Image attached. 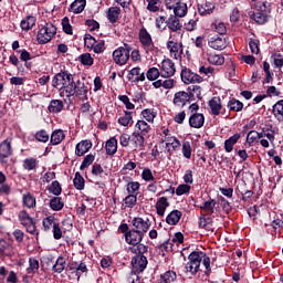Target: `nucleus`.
Masks as SVG:
<instances>
[{
	"mask_svg": "<svg viewBox=\"0 0 283 283\" xmlns=\"http://www.w3.org/2000/svg\"><path fill=\"white\" fill-rule=\"evenodd\" d=\"M52 85L55 90H59L61 96H74V77L71 73L64 71L54 75Z\"/></svg>",
	"mask_w": 283,
	"mask_h": 283,
	"instance_id": "nucleus-1",
	"label": "nucleus"
},
{
	"mask_svg": "<svg viewBox=\"0 0 283 283\" xmlns=\"http://www.w3.org/2000/svg\"><path fill=\"white\" fill-rule=\"evenodd\" d=\"M143 238H145V234H142V232H138L136 230L130 229L125 234V240L127 244H130L129 251L132 253H147L148 247L140 243L143 242Z\"/></svg>",
	"mask_w": 283,
	"mask_h": 283,
	"instance_id": "nucleus-2",
	"label": "nucleus"
},
{
	"mask_svg": "<svg viewBox=\"0 0 283 283\" xmlns=\"http://www.w3.org/2000/svg\"><path fill=\"white\" fill-rule=\"evenodd\" d=\"M202 258H205V252L193 251L189 254V262L186 263V273L190 275H196L200 271V264H202Z\"/></svg>",
	"mask_w": 283,
	"mask_h": 283,
	"instance_id": "nucleus-3",
	"label": "nucleus"
},
{
	"mask_svg": "<svg viewBox=\"0 0 283 283\" xmlns=\"http://www.w3.org/2000/svg\"><path fill=\"white\" fill-rule=\"evenodd\" d=\"M56 34V27L52 23H46L44 27H42L38 31V42L41 45H45V43H50L52 41V38Z\"/></svg>",
	"mask_w": 283,
	"mask_h": 283,
	"instance_id": "nucleus-4",
	"label": "nucleus"
},
{
	"mask_svg": "<svg viewBox=\"0 0 283 283\" xmlns=\"http://www.w3.org/2000/svg\"><path fill=\"white\" fill-rule=\"evenodd\" d=\"M132 52V45L124 43L113 52V60L116 65H125L129 61V53Z\"/></svg>",
	"mask_w": 283,
	"mask_h": 283,
	"instance_id": "nucleus-5",
	"label": "nucleus"
},
{
	"mask_svg": "<svg viewBox=\"0 0 283 283\" xmlns=\"http://www.w3.org/2000/svg\"><path fill=\"white\" fill-rule=\"evenodd\" d=\"M139 43H142L146 54H154V52H156V45H154L151 34H149L145 28L139 30Z\"/></svg>",
	"mask_w": 283,
	"mask_h": 283,
	"instance_id": "nucleus-6",
	"label": "nucleus"
},
{
	"mask_svg": "<svg viewBox=\"0 0 283 283\" xmlns=\"http://www.w3.org/2000/svg\"><path fill=\"white\" fill-rule=\"evenodd\" d=\"M132 224H133V228H132L133 231H137L144 235L145 233H147V231H149V227H151L149 219L145 220L140 217L134 218L132 220Z\"/></svg>",
	"mask_w": 283,
	"mask_h": 283,
	"instance_id": "nucleus-7",
	"label": "nucleus"
},
{
	"mask_svg": "<svg viewBox=\"0 0 283 283\" xmlns=\"http://www.w3.org/2000/svg\"><path fill=\"white\" fill-rule=\"evenodd\" d=\"M166 7L169 10H174L175 17L177 18H182L187 15V3L180 2V0H175L172 4L171 2H167Z\"/></svg>",
	"mask_w": 283,
	"mask_h": 283,
	"instance_id": "nucleus-8",
	"label": "nucleus"
},
{
	"mask_svg": "<svg viewBox=\"0 0 283 283\" xmlns=\"http://www.w3.org/2000/svg\"><path fill=\"white\" fill-rule=\"evenodd\" d=\"M174 74H176V64L169 59L164 60L161 62L160 76L163 78H171Z\"/></svg>",
	"mask_w": 283,
	"mask_h": 283,
	"instance_id": "nucleus-9",
	"label": "nucleus"
},
{
	"mask_svg": "<svg viewBox=\"0 0 283 283\" xmlns=\"http://www.w3.org/2000/svg\"><path fill=\"white\" fill-rule=\"evenodd\" d=\"M136 255L132 260L133 269L137 273H143L145 269H147V256H145V253H135Z\"/></svg>",
	"mask_w": 283,
	"mask_h": 283,
	"instance_id": "nucleus-10",
	"label": "nucleus"
},
{
	"mask_svg": "<svg viewBox=\"0 0 283 283\" xmlns=\"http://www.w3.org/2000/svg\"><path fill=\"white\" fill-rule=\"evenodd\" d=\"M189 101H191V93L179 91L174 95L172 105L175 107H185Z\"/></svg>",
	"mask_w": 283,
	"mask_h": 283,
	"instance_id": "nucleus-11",
	"label": "nucleus"
},
{
	"mask_svg": "<svg viewBox=\"0 0 283 283\" xmlns=\"http://www.w3.org/2000/svg\"><path fill=\"white\" fill-rule=\"evenodd\" d=\"M181 81L186 85H189L190 83H202L203 78L202 76L191 72V70L184 69L181 71Z\"/></svg>",
	"mask_w": 283,
	"mask_h": 283,
	"instance_id": "nucleus-12",
	"label": "nucleus"
},
{
	"mask_svg": "<svg viewBox=\"0 0 283 283\" xmlns=\"http://www.w3.org/2000/svg\"><path fill=\"white\" fill-rule=\"evenodd\" d=\"M167 48L170 52V56L176 59V61H180L182 59V44L174 41H169L167 43Z\"/></svg>",
	"mask_w": 283,
	"mask_h": 283,
	"instance_id": "nucleus-13",
	"label": "nucleus"
},
{
	"mask_svg": "<svg viewBox=\"0 0 283 283\" xmlns=\"http://www.w3.org/2000/svg\"><path fill=\"white\" fill-rule=\"evenodd\" d=\"M73 96H77L82 101L87 99V86H85V83L81 82V80H77L76 82H73Z\"/></svg>",
	"mask_w": 283,
	"mask_h": 283,
	"instance_id": "nucleus-14",
	"label": "nucleus"
},
{
	"mask_svg": "<svg viewBox=\"0 0 283 283\" xmlns=\"http://www.w3.org/2000/svg\"><path fill=\"white\" fill-rule=\"evenodd\" d=\"M127 80L130 83H143L145 81V72L140 67H133L127 74Z\"/></svg>",
	"mask_w": 283,
	"mask_h": 283,
	"instance_id": "nucleus-15",
	"label": "nucleus"
},
{
	"mask_svg": "<svg viewBox=\"0 0 283 283\" xmlns=\"http://www.w3.org/2000/svg\"><path fill=\"white\" fill-rule=\"evenodd\" d=\"M130 140L134 144L135 151H143L145 149V135H142L140 132L135 130L130 137Z\"/></svg>",
	"mask_w": 283,
	"mask_h": 283,
	"instance_id": "nucleus-16",
	"label": "nucleus"
},
{
	"mask_svg": "<svg viewBox=\"0 0 283 283\" xmlns=\"http://www.w3.org/2000/svg\"><path fill=\"white\" fill-rule=\"evenodd\" d=\"M209 48L212 50H224L227 48V39L224 36H212L208 42Z\"/></svg>",
	"mask_w": 283,
	"mask_h": 283,
	"instance_id": "nucleus-17",
	"label": "nucleus"
},
{
	"mask_svg": "<svg viewBox=\"0 0 283 283\" xmlns=\"http://www.w3.org/2000/svg\"><path fill=\"white\" fill-rule=\"evenodd\" d=\"M208 105L212 116H220V112H222V99L220 97H212Z\"/></svg>",
	"mask_w": 283,
	"mask_h": 283,
	"instance_id": "nucleus-18",
	"label": "nucleus"
},
{
	"mask_svg": "<svg viewBox=\"0 0 283 283\" xmlns=\"http://www.w3.org/2000/svg\"><path fill=\"white\" fill-rule=\"evenodd\" d=\"M190 127L195 129H200L205 125V115L202 113H195L189 118Z\"/></svg>",
	"mask_w": 283,
	"mask_h": 283,
	"instance_id": "nucleus-19",
	"label": "nucleus"
},
{
	"mask_svg": "<svg viewBox=\"0 0 283 283\" xmlns=\"http://www.w3.org/2000/svg\"><path fill=\"white\" fill-rule=\"evenodd\" d=\"M167 207H169V200L167 199V197L159 198L155 205L157 216L163 218V216H165V212L167 211Z\"/></svg>",
	"mask_w": 283,
	"mask_h": 283,
	"instance_id": "nucleus-20",
	"label": "nucleus"
},
{
	"mask_svg": "<svg viewBox=\"0 0 283 283\" xmlns=\"http://www.w3.org/2000/svg\"><path fill=\"white\" fill-rule=\"evenodd\" d=\"M168 30L171 32H180L182 30V24L180 23V19L176 15H170L167 20Z\"/></svg>",
	"mask_w": 283,
	"mask_h": 283,
	"instance_id": "nucleus-21",
	"label": "nucleus"
},
{
	"mask_svg": "<svg viewBox=\"0 0 283 283\" xmlns=\"http://www.w3.org/2000/svg\"><path fill=\"white\" fill-rule=\"evenodd\" d=\"M92 149V143L87 139L80 142L75 147V154L77 156H85L87 151Z\"/></svg>",
	"mask_w": 283,
	"mask_h": 283,
	"instance_id": "nucleus-22",
	"label": "nucleus"
},
{
	"mask_svg": "<svg viewBox=\"0 0 283 283\" xmlns=\"http://www.w3.org/2000/svg\"><path fill=\"white\" fill-rule=\"evenodd\" d=\"M12 156V144L6 139L0 144V158H8Z\"/></svg>",
	"mask_w": 283,
	"mask_h": 283,
	"instance_id": "nucleus-23",
	"label": "nucleus"
},
{
	"mask_svg": "<svg viewBox=\"0 0 283 283\" xmlns=\"http://www.w3.org/2000/svg\"><path fill=\"white\" fill-rule=\"evenodd\" d=\"M105 149L107 156H114L118 151V140L116 137H112L106 142Z\"/></svg>",
	"mask_w": 283,
	"mask_h": 283,
	"instance_id": "nucleus-24",
	"label": "nucleus"
},
{
	"mask_svg": "<svg viewBox=\"0 0 283 283\" xmlns=\"http://www.w3.org/2000/svg\"><path fill=\"white\" fill-rule=\"evenodd\" d=\"M35 25H36V18L33 15H28L25 19H23L20 22L21 30H24L25 32L32 30V28Z\"/></svg>",
	"mask_w": 283,
	"mask_h": 283,
	"instance_id": "nucleus-25",
	"label": "nucleus"
},
{
	"mask_svg": "<svg viewBox=\"0 0 283 283\" xmlns=\"http://www.w3.org/2000/svg\"><path fill=\"white\" fill-rule=\"evenodd\" d=\"M216 205L217 202L214 199H209L200 205L199 209H201V211H205V213H207L208 216H211V213L216 212Z\"/></svg>",
	"mask_w": 283,
	"mask_h": 283,
	"instance_id": "nucleus-26",
	"label": "nucleus"
},
{
	"mask_svg": "<svg viewBox=\"0 0 283 283\" xmlns=\"http://www.w3.org/2000/svg\"><path fill=\"white\" fill-rule=\"evenodd\" d=\"M180 218H182V212L179 210H172L167 217L166 222L167 224H170L171 227L178 224L180 222Z\"/></svg>",
	"mask_w": 283,
	"mask_h": 283,
	"instance_id": "nucleus-27",
	"label": "nucleus"
},
{
	"mask_svg": "<svg viewBox=\"0 0 283 283\" xmlns=\"http://www.w3.org/2000/svg\"><path fill=\"white\" fill-rule=\"evenodd\" d=\"M87 6V1L86 0H75L71 6H70V10L71 12H73L74 14H81V12H83V10H85V7Z\"/></svg>",
	"mask_w": 283,
	"mask_h": 283,
	"instance_id": "nucleus-28",
	"label": "nucleus"
},
{
	"mask_svg": "<svg viewBox=\"0 0 283 283\" xmlns=\"http://www.w3.org/2000/svg\"><path fill=\"white\" fill-rule=\"evenodd\" d=\"M49 207L52 211H61L65 207V202L61 197H53L49 202Z\"/></svg>",
	"mask_w": 283,
	"mask_h": 283,
	"instance_id": "nucleus-29",
	"label": "nucleus"
},
{
	"mask_svg": "<svg viewBox=\"0 0 283 283\" xmlns=\"http://www.w3.org/2000/svg\"><path fill=\"white\" fill-rule=\"evenodd\" d=\"M164 140L166 142L167 151H176L180 147V140L176 137H165Z\"/></svg>",
	"mask_w": 283,
	"mask_h": 283,
	"instance_id": "nucleus-30",
	"label": "nucleus"
},
{
	"mask_svg": "<svg viewBox=\"0 0 283 283\" xmlns=\"http://www.w3.org/2000/svg\"><path fill=\"white\" fill-rule=\"evenodd\" d=\"M65 140V133L62 129H55L51 135V145H61Z\"/></svg>",
	"mask_w": 283,
	"mask_h": 283,
	"instance_id": "nucleus-31",
	"label": "nucleus"
},
{
	"mask_svg": "<svg viewBox=\"0 0 283 283\" xmlns=\"http://www.w3.org/2000/svg\"><path fill=\"white\" fill-rule=\"evenodd\" d=\"M207 61L211 65H223L224 64V56L216 53H207Z\"/></svg>",
	"mask_w": 283,
	"mask_h": 283,
	"instance_id": "nucleus-32",
	"label": "nucleus"
},
{
	"mask_svg": "<svg viewBox=\"0 0 283 283\" xmlns=\"http://www.w3.org/2000/svg\"><path fill=\"white\" fill-rule=\"evenodd\" d=\"M273 115L279 120V123H283V99L276 102L273 105Z\"/></svg>",
	"mask_w": 283,
	"mask_h": 283,
	"instance_id": "nucleus-33",
	"label": "nucleus"
},
{
	"mask_svg": "<svg viewBox=\"0 0 283 283\" xmlns=\"http://www.w3.org/2000/svg\"><path fill=\"white\" fill-rule=\"evenodd\" d=\"M48 109L51 114H60V112H63V101L61 99L51 101Z\"/></svg>",
	"mask_w": 283,
	"mask_h": 283,
	"instance_id": "nucleus-34",
	"label": "nucleus"
},
{
	"mask_svg": "<svg viewBox=\"0 0 283 283\" xmlns=\"http://www.w3.org/2000/svg\"><path fill=\"white\" fill-rule=\"evenodd\" d=\"M240 140V134L232 135L229 139L224 142V149L228 154L233 151V146Z\"/></svg>",
	"mask_w": 283,
	"mask_h": 283,
	"instance_id": "nucleus-35",
	"label": "nucleus"
},
{
	"mask_svg": "<svg viewBox=\"0 0 283 283\" xmlns=\"http://www.w3.org/2000/svg\"><path fill=\"white\" fill-rule=\"evenodd\" d=\"M216 10V4L211 2H206L205 4H201L198 7V12L201 14V17H207V14H211Z\"/></svg>",
	"mask_w": 283,
	"mask_h": 283,
	"instance_id": "nucleus-36",
	"label": "nucleus"
},
{
	"mask_svg": "<svg viewBox=\"0 0 283 283\" xmlns=\"http://www.w3.org/2000/svg\"><path fill=\"white\" fill-rule=\"evenodd\" d=\"M118 17H120V8L111 7L107 11V19L111 23H116L118 21Z\"/></svg>",
	"mask_w": 283,
	"mask_h": 283,
	"instance_id": "nucleus-37",
	"label": "nucleus"
},
{
	"mask_svg": "<svg viewBox=\"0 0 283 283\" xmlns=\"http://www.w3.org/2000/svg\"><path fill=\"white\" fill-rule=\"evenodd\" d=\"M136 129H138L137 132H139V134H142L143 136H147V134H149V129H151V127L149 126V124H147V122L139 119L136 125H135Z\"/></svg>",
	"mask_w": 283,
	"mask_h": 283,
	"instance_id": "nucleus-38",
	"label": "nucleus"
},
{
	"mask_svg": "<svg viewBox=\"0 0 283 283\" xmlns=\"http://www.w3.org/2000/svg\"><path fill=\"white\" fill-rule=\"evenodd\" d=\"M66 261L65 258L59 256L55 264L52 268L54 273H63L65 271Z\"/></svg>",
	"mask_w": 283,
	"mask_h": 283,
	"instance_id": "nucleus-39",
	"label": "nucleus"
},
{
	"mask_svg": "<svg viewBox=\"0 0 283 283\" xmlns=\"http://www.w3.org/2000/svg\"><path fill=\"white\" fill-rule=\"evenodd\" d=\"M250 19H252V21H255V23H259V25H264V23H266V14L260 11L253 13L250 12Z\"/></svg>",
	"mask_w": 283,
	"mask_h": 283,
	"instance_id": "nucleus-40",
	"label": "nucleus"
},
{
	"mask_svg": "<svg viewBox=\"0 0 283 283\" xmlns=\"http://www.w3.org/2000/svg\"><path fill=\"white\" fill-rule=\"evenodd\" d=\"M73 185L78 191H83V189H85V179L81 176V172H75Z\"/></svg>",
	"mask_w": 283,
	"mask_h": 283,
	"instance_id": "nucleus-41",
	"label": "nucleus"
},
{
	"mask_svg": "<svg viewBox=\"0 0 283 283\" xmlns=\"http://www.w3.org/2000/svg\"><path fill=\"white\" fill-rule=\"evenodd\" d=\"M243 107L244 104L235 98H232L228 102V108L230 112H242Z\"/></svg>",
	"mask_w": 283,
	"mask_h": 283,
	"instance_id": "nucleus-42",
	"label": "nucleus"
},
{
	"mask_svg": "<svg viewBox=\"0 0 283 283\" xmlns=\"http://www.w3.org/2000/svg\"><path fill=\"white\" fill-rule=\"evenodd\" d=\"M38 165L39 161L32 157L23 160V169H25L27 171H34Z\"/></svg>",
	"mask_w": 283,
	"mask_h": 283,
	"instance_id": "nucleus-43",
	"label": "nucleus"
},
{
	"mask_svg": "<svg viewBox=\"0 0 283 283\" xmlns=\"http://www.w3.org/2000/svg\"><path fill=\"white\" fill-rule=\"evenodd\" d=\"M177 274L174 271H167L160 275L161 283H171L176 282Z\"/></svg>",
	"mask_w": 283,
	"mask_h": 283,
	"instance_id": "nucleus-44",
	"label": "nucleus"
},
{
	"mask_svg": "<svg viewBox=\"0 0 283 283\" xmlns=\"http://www.w3.org/2000/svg\"><path fill=\"white\" fill-rule=\"evenodd\" d=\"M23 205H25L28 209H34V207H36V198L30 193L23 195Z\"/></svg>",
	"mask_w": 283,
	"mask_h": 283,
	"instance_id": "nucleus-45",
	"label": "nucleus"
},
{
	"mask_svg": "<svg viewBox=\"0 0 283 283\" xmlns=\"http://www.w3.org/2000/svg\"><path fill=\"white\" fill-rule=\"evenodd\" d=\"M136 202H138V197H137V195H132V193H129V195L126 196L125 199H124V205H125V207H128L129 209H133V207H136Z\"/></svg>",
	"mask_w": 283,
	"mask_h": 283,
	"instance_id": "nucleus-46",
	"label": "nucleus"
},
{
	"mask_svg": "<svg viewBox=\"0 0 283 283\" xmlns=\"http://www.w3.org/2000/svg\"><path fill=\"white\" fill-rule=\"evenodd\" d=\"M200 229H206V231H213L211 228V218H206L203 214L199 218Z\"/></svg>",
	"mask_w": 283,
	"mask_h": 283,
	"instance_id": "nucleus-47",
	"label": "nucleus"
},
{
	"mask_svg": "<svg viewBox=\"0 0 283 283\" xmlns=\"http://www.w3.org/2000/svg\"><path fill=\"white\" fill-rule=\"evenodd\" d=\"M95 159H96V156H94L93 154L86 155L80 166L81 171H83L84 169H87V167H90Z\"/></svg>",
	"mask_w": 283,
	"mask_h": 283,
	"instance_id": "nucleus-48",
	"label": "nucleus"
},
{
	"mask_svg": "<svg viewBox=\"0 0 283 283\" xmlns=\"http://www.w3.org/2000/svg\"><path fill=\"white\" fill-rule=\"evenodd\" d=\"M156 29L160 30V32H163V30H167L168 24H167V18L165 15H159L158 18H156Z\"/></svg>",
	"mask_w": 283,
	"mask_h": 283,
	"instance_id": "nucleus-49",
	"label": "nucleus"
},
{
	"mask_svg": "<svg viewBox=\"0 0 283 283\" xmlns=\"http://www.w3.org/2000/svg\"><path fill=\"white\" fill-rule=\"evenodd\" d=\"M54 220H55L54 216H49L43 219L42 224H43L44 231H50L51 228L54 229V224H56Z\"/></svg>",
	"mask_w": 283,
	"mask_h": 283,
	"instance_id": "nucleus-50",
	"label": "nucleus"
},
{
	"mask_svg": "<svg viewBox=\"0 0 283 283\" xmlns=\"http://www.w3.org/2000/svg\"><path fill=\"white\" fill-rule=\"evenodd\" d=\"M187 93L191 94V98H193V96H196L197 98H200L202 94V88L199 85H190L187 88Z\"/></svg>",
	"mask_w": 283,
	"mask_h": 283,
	"instance_id": "nucleus-51",
	"label": "nucleus"
},
{
	"mask_svg": "<svg viewBox=\"0 0 283 283\" xmlns=\"http://www.w3.org/2000/svg\"><path fill=\"white\" fill-rule=\"evenodd\" d=\"M143 118L147 120V123H154V118H156V113L151 108H146L142 112Z\"/></svg>",
	"mask_w": 283,
	"mask_h": 283,
	"instance_id": "nucleus-52",
	"label": "nucleus"
},
{
	"mask_svg": "<svg viewBox=\"0 0 283 283\" xmlns=\"http://www.w3.org/2000/svg\"><path fill=\"white\" fill-rule=\"evenodd\" d=\"M63 189L61 188V184L59 181H53L49 187V192L53 193V196H61Z\"/></svg>",
	"mask_w": 283,
	"mask_h": 283,
	"instance_id": "nucleus-53",
	"label": "nucleus"
},
{
	"mask_svg": "<svg viewBox=\"0 0 283 283\" xmlns=\"http://www.w3.org/2000/svg\"><path fill=\"white\" fill-rule=\"evenodd\" d=\"M181 151H182L184 158H187V160H191V151H192V149H191V143H189V142H184V143H182V149H181Z\"/></svg>",
	"mask_w": 283,
	"mask_h": 283,
	"instance_id": "nucleus-54",
	"label": "nucleus"
},
{
	"mask_svg": "<svg viewBox=\"0 0 283 283\" xmlns=\"http://www.w3.org/2000/svg\"><path fill=\"white\" fill-rule=\"evenodd\" d=\"M39 271V260L29 259V268L27 269V273L30 275L32 273H36Z\"/></svg>",
	"mask_w": 283,
	"mask_h": 283,
	"instance_id": "nucleus-55",
	"label": "nucleus"
},
{
	"mask_svg": "<svg viewBox=\"0 0 283 283\" xmlns=\"http://www.w3.org/2000/svg\"><path fill=\"white\" fill-rule=\"evenodd\" d=\"M255 140H260V133L258 130H250L247 135V143L251 147Z\"/></svg>",
	"mask_w": 283,
	"mask_h": 283,
	"instance_id": "nucleus-56",
	"label": "nucleus"
},
{
	"mask_svg": "<svg viewBox=\"0 0 283 283\" xmlns=\"http://www.w3.org/2000/svg\"><path fill=\"white\" fill-rule=\"evenodd\" d=\"M142 178L146 182H155L156 178L154 177V172H151V169L145 168L142 172Z\"/></svg>",
	"mask_w": 283,
	"mask_h": 283,
	"instance_id": "nucleus-57",
	"label": "nucleus"
},
{
	"mask_svg": "<svg viewBox=\"0 0 283 283\" xmlns=\"http://www.w3.org/2000/svg\"><path fill=\"white\" fill-rule=\"evenodd\" d=\"M19 220H20L21 224H23V227H25V224H29L30 222L33 221V219L31 218V216L28 214V213L25 212V210H21V211L19 212Z\"/></svg>",
	"mask_w": 283,
	"mask_h": 283,
	"instance_id": "nucleus-58",
	"label": "nucleus"
},
{
	"mask_svg": "<svg viewBox=\"0 0 283 283\" xmlns=\"http://www.w3.org/2000/svg\"><path fill=\"white\" fill-rule=\"evenodd\" d=\"M158 76H160V71L157 67H150L146 73L148 81H156Z\"/></svg>",
	"mask_w": 283,
	"mask_h": 283,
	"instance_id": "nucleus-59",
	"label": "nucleus"
},
{
	"mask_svg": "<svg viewBox=\"0 0 283 283\" xmlns=\"http://www.w3.org/2000/svg\"><path fill=\"white\" fill-rule=\"evenodd\" d=\"M147 10L149 12H158L160 10V0H147Z\"/></svg>",
	"mask_w": 283,
	"mask_h": 283,
	"instance_id": "nucleus-60",
	"label": "nucleus"
},
{
	"mask_svg": "<svg viewBox=\"0 0 283 283\" xmlns=\"http://www.w3.org/2000/svg\"><path fill=\"white\" fill-rule=\"evenodd\" d=\"M84 45L88 50H92L94 45H96V39L92 36V34H85L84 35Z\"/></svg>",
	"mask_w": 283,
	"mask_h": 283,
	"instance_id": "nucleus-61",
	"label": "nucleus"
},
{
	"mask_svg": "<svg viewBox=\"0 0 283 283\" xmlns=\"http://www.w3.org/2000/svg\"><path fill=\"white\" fill-rule=\"evenodd\" d=\"M80 61L82 65H94V57H92V54L90 53H84L80 56Z\"/></svg>",
	"mask_w": 283,
	"mask_h": 283,
	"instance_id": "nucleus-62",
	"label": "nucleus"
},
{
	"mask_svg": "<svg viewBox=\"0 0 283 283\" xmlns=\"http://www.w3.org/2000/svg\"><path fill=\"white\" fill-rule=\"evenodd\" d=\"M119 125L127 127L132 123V112H125V115L118 118Z\"/></svg>",
	"mask_w": 283,
	"mask_h": 283,
	"instance_id": "nucleus-63",
	"label": "nucleus"
},
{
	"mask_svg": "<svg viewBox=\"0 0 283 283\" xmlns=\"http://www.w3.org/2000/svg\"><path fill=\"white\" fill-rule=\"evenodd\" d=\"M138 189H140V182L132 181L127 184L126 191H128V193L136 195V191H138Z\"/></svg>",
	"mask_w": 283,
	"mask_h": 283,
	"instance_id": "nucleus-64",
	"label": "nucleus"
}]
</instances>
